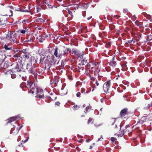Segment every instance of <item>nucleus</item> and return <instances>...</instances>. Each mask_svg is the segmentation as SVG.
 <instances>
[{
    "label": "nucleus",
    "instance_id": "nucleus-1",
    "mask_svg": "<svg viewBox=\"0 0 152 152\" xmlns=\"http://www.w3.org/2000/svg\"><path fill=\"white\" fill-rule=\"evenodd\" d=\"M12 66V70L14 72H22L23 71V65L21 63L14 61L13 62L8 63L5 62L3 65V68L7 69L9 66Z\"/></svg>",
    "mask_w": 152,
    "mask_h": 152
},
{
    "label": "nucleus",
    "instance_id": "nucleus-2",
    "mask_svg": "<svg viewBox=\"0 0 152 152\" xmlns=\"http://www.w3.org/2000/svg\"><path fill=\"white\" fill-rule=\"evenodd\" d=\"M7 39L12 44H17L19 42V37L17 33L14 31L8 32L7 35Z\"/></svg>",
    "mask_w": 152,
    "mask_h": 152
},
{
    "label": "nucleus",
    "instance_id": "nucleus-3",
    "mask_svg": "<svg viewBox=\"0 0 152 152\" xmlns=\"http://www.w3.org/2000/svg\"><path fill=\"white\" fill-rule=\"evenodd\" d=\"M57 61L56 58L53 55L47 56L46 59L44 62L45 69H49L51 65L56 64Z\"/></svg>",
    "mask_w": 152,
    "mask_h": 152
},
{
    "label": "nucleus",
    "instance_id": "nucleus-4",
    "mask_svg": "<svg viewBox=\"0 0 152 152\" xmlns=\"http://www.w3.org/2000/svg\"><path fill=\"white\" fill-rule=\"evenodd\" d=\"M34 82L29 80L27 82V85L29 86V91L30 93L34 94L37 93V91L39 87H37L34 84L33 85Z\"/></svg>",
    "mask_w": 152,
    "mask_h": 152
},
{
    "label": "nucleus",
    "instance_id": "nucleus-5",
    "mask_svg": "<svg viewBox=\"0 0 152 152\" xmlns=\"http://www.w3.org/2000/svg\"><path fill=\"white\" fill-rule=\"evenodd\" d=\"M59 47L61 52V56L62 57H67L68 56V52L71 53L72 51L71 49L70 48H68L63 46H61Z\"/></svg>",
    "mask_w": 152,
    "mask_h": 152
},
{
    "label": "nucleus",
    "instance_id": "nucleus-6",
    "mask_svg": "<svg viewBox=\"0 0 152 152\" xmlns=\"http://www.w3.org/2000/svg\"><path fill=\"white\" fill-rule=\"evenodd\" d=\"M31 61L30 63L27 64L26 65V68L27 69H29L28 70V72L32 75H33L35 79H37V74L36 70L34 68L31 67Z\"/></svg>",
    "mask_w": 152,
    "mask_h": 152
},
{
    "label": "nucleus",
    "instance_id": "nucleus-7",
    "mask_svg": "<svg viewBox=\"0 0 152 152\" xmlns=\"http://www.w3.org/2000/svg\"><path fill=\"white\" fill-rule=\"evenodd\" d=\"M12 10H14L13 7L8 6L6 7L4 10V12L6 16H12L13 15V12Z\"/></svg>",
    "mask_w": 152,
    "mask_h": 152
},
{
    "label": "nucleus",
    "instance_id": "nucleus-8",
    "mask_svg": "<svg viewBox=\"0 0 152 152\" xmlns=\"http://www.w3.org/2000/svg\"><path fill=\"white\" fill-rule=\"evenodd\" d=\"M122 126L120 123H118L117 124H115V131H117L119 130V131L117 134L118 137H122L125 134V131L124 130L121 129Z\"/></svg>",
    "mask_w": 152,
    "mask_h": 152
},
{
    "label": "nucleus",
    "instance_id": "nucleus-9",
    "mask_svg": "<svg viewBox=\"0 0 152 152\" xmlns=\"http://www.w3.org/2000/svg\"><path fill=\"white\" fill-rule=\"evenodd\" d=\"M129 113L127 108H125L122 109L120 112V116L121 118H126L127 117Z\"/></svg>",
    "mask_w": 152,
    "mask_h": 152
},
{
    "label": "nucleus",
    "instance_id": "nucleus-10",
    "mask_svg": "<svg viewBox=\"0 0 152 152\" xmlns=\"http://www.w3.org/2000/svg\"><path fill=\"white\" fill-rule=\"evenodd\" d=\"M36 97L37 98H39L40 99H44L45 96L43 94V91L42 89L40 88H39L38 89Z\"/></svg>",
    "mask_w": 152,
    "mask_h": 152
},
{
    "label": "nucleus",
    "instance_id": "nucleus-11",
    "mask_svg": "<svg viewBox=\"0 0 152 152\" xmlns=\"http://www.w3.org/2000/svg\"><path fill=\"white\" fill-rule=\"evenodd\" d=\"M111 84L110 81H108L105 82L103 86V88L104 91L107 93H109V90Z\"/></svg>",
    "mask_w": 152,
    "mask_h": 152
},
{
    "label": "nucleus",
    "instance_id": "nucleus-12",
    "mask_svg": "<svg viewBox=\"0 0 152 152\" xmlns=\"http://www.w3.org/2000/svg\"><path fill=\"white\" fill-rule=\"evenodd\" d=\"M81 64L83 65L86 64L88 69H90L91 65L90 64L88 61V58L84 56L81 58Z\"/></svg>",
    "mask_w": 152,
    "mask_h": 152
},
{
    "label": "nucleus",
    "instance_id": "nucleus-13",
    "mask_svg": "<svg viewBox=\"0 0 152 152\" xmlns=\"http://www.w3.org/2000/svg\"><path fill=\"white\" fill-rule=\"evenodd\" d=\"M21 54L22 57L26 59H28L30 57L29 53L27 51V50L26 49H23L22 50Z\"/></svg>",
    "mask_w": 152,
    "mask_h": 152
},
{
    "label": "nucleus",
    "instance_id": "nucleus-14",
    "mask_svg": "<svg viewBox=\"0 0 152 152\" xmlns=\"http://www.w3.org/2000/svg\"><path fill=\"white\" fill-rule=\"evenodd\" d=\"M54 54L56 57H58V58H62L61 56V52L59 47L58 48L56 47L55 48L54 52Z\"/></svg>",
    "mask_w": 152,
    "mask_h": 152
},
{
    "label": "nucleus",
    "instance_id": "nucleus-15",
    "mask_svg": "<svg viewBox=\"0 0 152 152\" xmlns=\"http://www.w3.org/2000/svg\"><path fill=\"white\" fill-rule=\"evenodd\" d=\"M148 120L149 118L147 116L142 117L141 119H140L139 121L137 123V124L135 125V126L138 124L142 125L143 124L144 122L148 121Z\"/></svg>",
    "mask_w": 152,
    "mask_h": 152
},
{
    "label": "nucleus",
    "instance_id": "nucleus-16",
    "mask_svg": "<svg viewBox=\"0 0 152 152\" xmlns=\"http://www.w3.org/2000/svg\"><path fill=\"white\" fill-rule=\"evenodd\" d=\"M7 24V19L2 17L0 19V26H5Z\"/></svg>",
    "mask_w": 152,
    "mask_h": 152
},
{
    "label": "nucleus",
    "instance_id": "nucleus-17",
    "mask_svg": "<svg viewBox=\"0 0 152 152\" xmlns=\"http://www.w3.org/2000/svg\"><path fill=\"white\" fill-rule=\"evenodd\" d=\"M91 66H96V65H92L91 66V67L90 68V69H89V72L92 74L95 75L96 73V72H98L97 70L95 68H94L93 67H92Z\"/></svg>",
    "mask_w": 152,
    "mask_h": 152
},
{
    "label": "nucleus",
    "instance_id": "nucleus-18",
    "mask_svg": "<svg viewBox=\"0 0 152 152\" xmlns=\"http://www.w3.org/2000/svg\"><path fill=\"white\" fill-rule=\"evenodd\" d=\"M3 46H4V48L6 50H13V47L10 46L8 44H3Z\"/></svg>",
    "mask_w": 152,
    "mask_h": 152
},
{
    "label": "nucleus",
    "instance_id": "nucleus-19",
    "mask_svg": "<svg viewBox=\"0 0 152 152\" xmlns=\"http://www.w3.org/2000/svg\"><path fill=\"white\" fill-rule=\"evenodd\" d=\"M20 87L22 90L24 91H25L28 89L27 86L26 85V83L24 82H23L21 83Z\"/></svg>",
    "mask_w": 152,
    "mask_h": 152
},
{
    "label": "nucleus",
    "instance_id": "nucleus-20",
    "mask_svg": "<svg viewBox=\"0 0 152 152\" xmlns=\"http://www.w3.org/2000/svg\"><path fill=\"white\" fill-rule=\"evenodd\" d=\"M135 24L139 28L142 27L143 26V23L142 22H140L137 20L134 22Z\"/></svg>",
    "mask_w": 152,
    "mask_h": 152
},
{
    "label": "nucleus",
    "instance_id": "nucleus-21",
    "mask_svg": "<svg viewBox=\"0 0 152 152\" xmlns=\"http://www.w3.org/2000/svg\"><path fill=\"white\" fill-rule=\"evenodd\" d=\"M16 117H10L7 120V124H8V123H11L12 121H15L16 119Z\"/></svg>",
    "mask_w": 152,
    "mask_h": 152
},
{
    "label": "nucleus",
    "instance_id": "nucleus-22",
    "mask_svg": "<svg viewBox=\"0 0 152 152\" xmlns=\"http://www.w3.org/2000/svg\"><path fill=\"white\" fill-rule=\"evenodd\" d=\"M34 22H40L43 24H44L45 23V20L42 18H38L35 19L34 20Z\"/></svg>",
    "mask_w": 152,
    "mask_h": 152
},
{
    "label": "nucleus",
    "instance_id": "nucleus-23",
    "mask_svg": "<svg viewBox=\"0 0 152 152\" xmlns=\"http://www.w3.org/2000/svg\"><path fill=\"white\" fill-rule=\"evenodd\" d=\"M36 8L37 10V13H38L40 12L41 10H44V7H42L40 4L36 6Z\"/></svg>",
    "mask_w": 152,
    "mask_h": 152
},
{
    "label": "nucleus",
    "instance_id": "nucleus-24",
    "mask_svg": "<svg viewBox=\"0 0 152 152\" xmlns=\"http://www.w3.org/2000/svg\"><path fill=\"white\" fill-rule=\"evenodd\" d=\"M115 122V119L114 118L110 119L108 121V124L109 125H113Z\"/></svg>",
    "mask_w": 152,
    "mask_h": 152
},
{
    "label": "nucleus",
    "instance_id": "nucleus-25",
    "mask_svg": "<svg viewBox=\"0 0 152 152\" xmlns=\"http://www.w3.org/2000/svg\"><path fill=\"white\" fill-rule=\"evenodd\" d=\"M125 135H128L129 137L132 136L131 132L130 131L129 129H125Z\"/></svg>",
    "mask_w": 152,
    "mask_h": 152
},
{
    "label": "nucleus",
    "instance_id": "nucleus-26",
    "mask_svg": "<svg viewBox=\"0 0 152 152\" xmlns=\"http://www.w3.org/2000/svg\"><path fill=\"white\" fill-rule=\"evenodd\" d=\"M79 51L77 50V49H76L75 48H73L72 49V54H74L75 56H77V55H78L79 53Z\"/></svg>",
    "mask_w": 152,
    "mask_h": 152
},
{
    "label": "nucleus",
    "instance_id": "nucleus-27",
    "mask_svg": "<svg viewBox=\"0 0 152 152\" xmlns=\"http://www.w3.org/2000/svg\"><path fill=\"white\" fill-rule=\"evenodd\" d=\"M110 65L113 67L115 68L116 67L117 63L115 61H112L110 62Z\"/></svg>",
    "mask_w": 152,
    "mask_h": 152
},
{
    "label": "nucleus",
    "instance_id": "nucleus-28",
    "mask_svg": "<svg viewBox=\"0 0 152 152\" xmlns=\"http://www.w3.org/2000/svg\"><path fill=\"white\" fill-rule=\"evenodd\" d=\"M13 54V58L14 59L16 60H17V59H19V58L20 57V54L18 53H15Z\"/></svg>",
    "mask_w": 152,
    "mask_h": 152
},
{
    "label": "nucleus",
    "instance_id": "nucleus-29",
    "mask_svg": "<svg viewBox=\"0 0 152 152\" xmlns=\"http://www.w3.org/2000/svg\"><path fill=\"white\" fill-rule=\"evenodd\" d=\"M92 107L91 106H87L84 110V112L86 114L91 108Z\"/></svg>",
    "mask_w": 152,
    "mask_h": 152
},
{
    "label": "nucleus",
    "instance_id": "nucleus-30",
    "mask_svg": "<svg viewBox=\"0 0 152 152\" xmlns=\"http://www.w3.org/2000/svg\"><path fill=\"white\" fill-rule=\"evenodd\" d=\"M152 40V36L151 34H149L147 36L146 42L151 40Z\"/></svg>",
    "mask_w": 152,
    "mask_h": 152
},
{
    "label": "nucleus",
    "instance_id": "nucleus-31",
    "mask_svg": "<svg viewBox=\"0 0 152 152\" xmlns=\"http://www.w3.org/2000/svg\"><path fill=\"white\" fill-rule=\"evenodd\" d=\"M77 56L78 57H79L81 58L84 56L83 53V52H81L79 51V53Z\"/></svg>",
    "mask_w": 152,
    "mask_h": 152
},
{
    "label": "nucleus",
    "instance_id": "nucleus-32",
    "mask_svg": "<svg viewBox=\"0 0 152 152\" xmlns=\"http://www.w3.org/2000/svg\"><path fill=\"white\" fill-rule=\"evenodd\" d=\"M45 3L47 4V5L48 6V9H50V8H53V6L50 4L49 2L48 1L45 2Z\"/></svg>",
    "mask_w": 152,
    "mask_h": 152
},
{
    "label": "nucleus",
    "instance_id": "nucleus-33",
    "mask_svg": "<svg viewBox=\"0 0 152 152\" xmlns=\"http://www.w3.org/2000/svg\"><path fill=\"white\" fill-rule=\"evenodd\" d=\"M12 51H14L13 54H15V53H18V52L19 51V50L18 49L14 48L13 47V50H11Z\"/></svg>",
    "mask_w": 152,
    "mask_h": 152
},
{
    "label": "nucleus",
    "instance_id": "nucleus-34",
    "mask_svg": "<svg viewBox=\"0 0 152 152\" xmlns=\"http://www.w3.org/2000/svg\"><path fill=\"white\" fill-rule=\"evenodd\" d=\"M32 37L31 36L29 35L28 36L27 38V40L25 41V42H30L32 41Z\"/></svg>",
    "mask_w": 152,
    "mask_h": 152
},
{
    "label": "nucleus",
    "instance_id": "nucleus-35",
    "mask_svg": "<svg viewBox=\"0 0 152 152\" xmlns=\"http://www.w3.org/2000/svg\"><path fill=\"white\" fill-rule=\"evenodd\" d=\"M64 66V61L62 60L61 62V65H59V66L61 67V68H63Z\"/></svg>",
    "mask_w": 152,
    "mask_h": 152
},
{
    "label": "nucleus",
    "instance_id": "nucleus-36",
    "mask_svg": "<svg viewBox=\"0 0 152 152\" xmlns=\"http://www.w3.org/2000/svg\"><path fill=\"white\" fill-rule=\"evenodd\" d=\"M151 107H152V104L151 103L148 104L147 106L144 107V109L145 110H148Z\"/></svg>",
    "mask_w": 152,
    "mask_h": 152
},
{
    "label": "nucleus",
    "instance_id": "nucleus-37",
    "mask_svg": "<svg viewBox=\"0 0 152 152\" xmlns=\"http://www.w3.org/2000/svg\"><path fill=\"white\" fill-rule=\"evenodd\" d=\"M45 38L44 36H42L39 39V42L41 43L44 40Z\"/></svg>",
    "mask_w": 152,
    "mask_h": 152
},
{
    "label": "nucleus",
    "instance_id": "nucleus-38",
    "mask_svg": "<svg viewBox=\"0 0 152 152\" xmlns=\"http://www.w3.org/2000/svg\"><path fill=\"white\" fill-rule=\"evenodd\" d=\"M45 2H44L42 4V5H41L42 6V7H44V10L46 9V8H47V6H46L47 4L46 3H45Z\"/></svg>",
    "mask_w": 152,
    "mask_h": 152
},
{
    "label": "nucleus",
    "instance_id": "nucleus-39",
    "mask_svg": "<svg viewBox=\"0 0 152 152\" xmlns=\"http://www.w3.org/2000/svg\"><path fill=\"white\" fill-rule=\"evenodd\" d=\"M79 72H80L81 71H82L84 70V68L83 67H78Z\"/></svg>",
    "mask_w": 152,
    "mask_h": 152
},
{
    "label": "nucleus",
    "instance_id": "nucleus-40",
    "mask_svg": "<svg viewBox=\"0 0 152 152\" xmlns=\"http://www.w3.org/2000/svg\"><path fill=\"white\" fill-rule=\"evenodd\" d=\"M73 108L74 110H77L79 108V107L77 105H75L73 107Z\"/></svg>",
    "mask_w": 152,
    "mask_h": 152
},
{
    "label": "nucleus",
    "instance_id": "nucleus-41",
    "mask_svg": "<svg viewBox=\"0 0 152 152\" xmlns=\"http://www.w3.org/2000/svg\"><path fill=\"white\" fill-rule=\"evenodd\" d=\"M145 17L147 19L149 20H150L152 18L151 16L149 15H146L145 16Z\"/></svg>",
    "mask_w": 152,
    "mask_h": 152
},
{
    "label": "nucleus",
    "instance_id": "nucleus-42",
    "mask_svg": "<svg viewBox=\"0 0 152 152\" xmlns=\"http://www.w3.org/2000/svg\"><path fill=\"white\" fill-rule=\"evenodd\" d=\"M111 140L112 142L113 143H114L115 141L116 140V138L114 137H112L111 138Z\"/></svg>",
    "mask_w": 152,
    "mask_h": 152
},
{
    "label": "nucleus",
    "instance_id": "nucleus-43",
    "mask_svg": "<svg viewBox=\"0 0 152 152\" xmlns=\"http://www.w3.org/2000/svg\"><path fill=\"white\" fill-rule=\"evenodd\" d=\"M111 45V43L110 42H108L107 43L106 45H105V46L106 48H109Z\"/></svg>",
    "mask_w": 152,
    "mask_h": 152
},
{
    "label": "nucleus",
    "instance_id": "nucleus-44",
    "mask_svg": "<svg viewBox=\"0 0 152 152\" xmlns=\"http://www.w3.org/2000/svg\"><path fill=\"white\" fill-rule=\"evenodd\" d=\"M1 56L2 57V58H0V62L2 63L4 61V58H3L4 56H3L2 55H1Z\"/></svg>",
    "mask_w": 152,
    "mask_h": 152
},
{
    "label": "nucleus",
    "instance_id": "nucleus-45",
    "mask_svg": "<svg viewBox=\"0 0 152 152\" xmlns=\"http://www.w3.org/2000/svg\"><path fill=\"white\" fill-rule=\"evenodd\" d=\"M92 120H93L92 118H89V119L88 121V122H87L88 124H89L90 123H91Z\"/></svg>",
    "mask_w": 152,
    "mask_h": 152
},
{
    "label": "nucleus",
    "instance_id": "nucleus-46",
    "mask_svg": "<svg viewBox=\"0 0 152 152\" xmlns=\"http://www.w3.org/2000/svg\"><path fill=\"white\" fill-rule=\"evenodd\" d=\"M137 17L135 16H133L132 17V19L133 21H134L137 19Z\"/></svg>",
    "mask_w": 152,
    "mask_h": 152
},
{
    "label": "nucleus",
    "instance_id": "nucleus-47",
    "mask_svg": "<svg viewBox=\"0 0 152 152\" xmlns=\"http://www.w3.org/2000/svg\"><path fill=\"white\" fill-rule=\"evenodd\" d=\"M85 91L86 90L84 88H82L80 90V92L82 94H85L86 93L85 92Z\"/></svg>",
    "mask_w": 152,
    "mask_h": 152
},
{
    "label": "nucleus",
    "instance_id": "nucleus-48",
    "mask_svg": "<svg viewBox=\"0 0 152 152\" xmlns=\"http://www.w3.org/2000/svg\"><path fill=\"white\" fill-rule=\"evenodd\" d=\"M90 77L91 80L94 81L95 80V78L93 77L92 75H90Z\"/></svg>",
    "mask_w": 152,
    "mask_h": 152
},
{
    "label": "nucleus",
    "instance_id": "nucleus-49",
    "mask_svg": "<svg viewBox=\"0 0 152 152\" xmlns=\"http://www.w3.org/2000/svg\"><path fill=\"white\" fill-rule=\"evenodd\" d=\"M16 77V75L14 74H11V77L12 78H15Z\"/></svg>",
    "mask_w": 152,
    "mask_h": 152
},
{
    "label": "nucleus",
    "instance_id": "nucleus-50",
    "mask_svg": "<svg viewBox=\"0 0 152 152\" xmlns=\"http://www.w3.org/2000/svg\"><path fill=\"white\" fill-rule=\"evenodd\" d=\"M80 93L81 92L80 91L77 92V93L76 94V96L77 97H80L81 95Z\"/></svg>",
    "mask_w": 152,
    "mask_h": 152
},
{
    "label": "nucleus",
    "instance_id": "nucleus-51",
    "mask_svg": "<svg viewBox=\"0 0 152 152\" xmlns=\"http://www.w3.org/2000/svg\"><path fill=\"white\" fill-rule=\"evenodd\" d=\"M26 30V28L25 29V30L23 29L21 30L20 31V32L22 34H25Z\"/></svg>",
    "mask_w": 152,
    "mask_h": 152
},
{
    "label": "nucleus",
    "instance_id": "nucleus-52",
    "mask_svg": "<svg viewBox=\"0 0 152 152\" xmlns=\"http://www.w3.org/2000/svg\"><path fill=\"white\" fill-rule=\"evenodd\" d=\"M26 22H27V23H29L28 20H26V19L23 20L22 21V23H26Z\"/></svg>",
    "mask_w": 152,
    "mask_h": 152
},
{
    "label": "nucleus",
    "instance_id": "nucleus-53",
    "mask_svg": "<svg viewBox=\"0 0 152 152\" xmlns=\"http://www.w3.org/2000/svg\"><path fill=\"white\" fill-rule=\"evenodd\" d=\"M21 10H22L20 8H18L17 9H15V11H20V12H21V11H20Z\"/></svg>",
    "mask_w": 152,
    "mask_h": 152
},
{
    "label": "nucleus",
    "instance_id": "nucleus-54",
    "mask_svg": "<svg viewBox=\"0 0 152 152\" xmlns=\"http://www.w3.org/2000/svg\"><path fill=\"white\" fill-rule=\"evenodd\" d=\"M45 58V57H44L42 58V57H41L40 59V62H41L43 60H44V58Z\"/></svg>",
    "mask_w": 152,
    "mask_h": 152
},
{
    "label": "nucleus",
    "instance_id": "nucleus-55",
    "mask_svg": "<svg viewBox=\"0 0 152 152\" xmlns=\"http://www.w3.org/2000/svg\"><path fill=\"white\" fill-rule=\"evenodd\" d=\"M103 138L102 137V136H101V137L98 139L97 141H102V140H103Z\"/></svg>",
    "mask_w": 152,
    "mask_h": 152
},
{
    "label": "nucleus",
    "instance_id": "nucleus-56",
    "mask_svg": "<svg viewBox=\"0 0 152 152\" xmlns=\"http://www.w3.org/2000/svg\"><path fill=\"white\" fill-rule=\"evenodd\" d=\"M68 12L69 14L71 15L72 14V11L70 10H68Z\"/></svg>",
    "mask_w": 152,
    "mask_h": 152
},
{
    "label": "nucleus",
    "instance_id": "nucleus-57",
    "mask_svg": "<svg viewBox=\"0 0 152 152\" xmlns=\"http://www.w3.org/2000/svg\"><path fill=\"white\" fill-rule=\"evenodd\" d=\"M21 12H28V11L27 10H20Z\"/></svg>",
    "mask_w": 152,
    "mask_h": 152
},
{
    "label": "nucleus",
    "instance_id": "nucleus-58",
    "mask_svg": "<svg viewBox=\"0 0 152 152\" xmlns=\"http://www.w3.org/2000/svg\"><path fill=\"white\" fill-rule=\"evenodd\" d=\"M133 42V40L131 39V40H129L128 41V42L129 43H132Z\"/></svg>",
    "mask_w": 152,
    "mask_h": 152
},
{
    "label": "nucleus",
    "instance_id": "nucleus-59",
    "mask_svg": "<svg viewBox=\"0 0 152 152\" xmlns=\"http://www.w3.org/2000/svg\"><path fill=\"white\" fill-rule=\"evenodd\" d=\"M60 104V103L59 102H56L55 103V104L56 105H58V106H59Z\"/></svg>",
    "mask_w": 152,
    "mask_h": 152
},
{
    "label": "nucleus",
    "instance_id": "nucleus-60",
    "mask_svg": "<svg viewBox=\"0 0 152 152\" xmlns=\"http://www.w3.org/2000/svg\"><path fill=\"white\" fill-rule=\"evenodd\" d=\"M130 126V125H127L125 126V129H127L128 128H129Z\"/></svg>",
    "mask_w": 152,
    "mask_h": 152
},
{
    "label": "nucleus",
    "instance_id": "nucleus-61",
    "mask_svg": "<svg viewBox=\"0 0 152 152\" xmlns=\"http://www.w3.org/2000/svg\"><path fill=\"white\" fill-rule=\"evenodd\" d=\"M95 84L97 86H98L99 85V83L98 82V81L96 80V82L95 83Z\"/></svg>",
    "mask_w": 152,
    "mask_h": 152
},
{
    "label": "nucleus",
    "instance_id": "nucleus-62",
    "mask_svg": "<svg viewBox=\"0 0 152 152\" xmlns=\"http://www.w3.org/2000/svg\"><path fill=\"white\" fill-rule=\"evenodd\" d=\"M90 141V140L89 139H88L86 140V142H89Z\"/></svg>",
    "mask_w": 152,
    "mask_h": 152
},
{
    "label": "nucleus",
    "instance_id": "nucleus-63",
    "mask_svg": "<svg viewBox=\"0 0 152 152\" xmlns=\"http://www.w3.org/2000/svg\"><path fill=\"white\" fill-rule=\"evenodd\" d=\"M82 141H83V139H81L79 140L78 141V142H81Z\"/></svg>",
    "mask_w": 152,
    "mask_h": 152
},
{
    "label": "nucleus",
    "instance_id": "nucleus-64",
    "mask_svg": "<svg viewBox=\"0 0 152 152\" xmlns=\"http://www.w3.org/2000/svg\"><path fill=\"white\" fill-rule=\"evenodd\" d=\"M18 146H22V147H23V144L22 143H20V145H18Z\"/></svg>",
    "mask_w": 152,
    "mask_h": 152
}]
</instances>
